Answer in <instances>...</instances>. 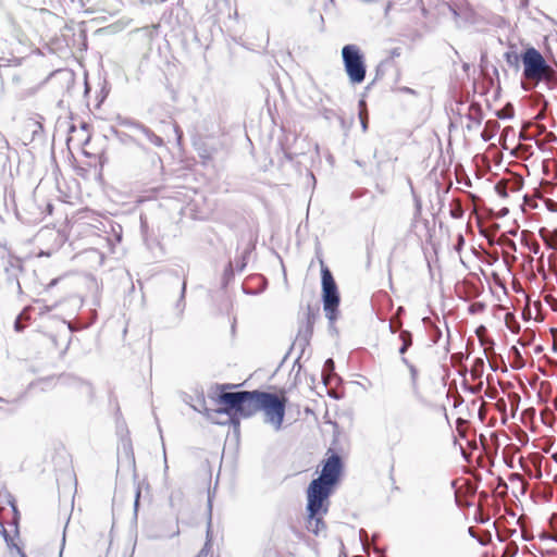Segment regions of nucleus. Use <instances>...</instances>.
<instances>
[{
    "label": "nucleus",
    "instance_id": "nucleus-1",
    "mask_svg": "<svg viewBox=\"0 0 557 557\" xmlns=\"http://www.w3.org/2000/svg\"><path fill=\"white\" fill-rule=\"evenodd\" d=\"M261 393V391L223 392L218 400L226 407L206 410V418L212 423L224 425L226 421L216 420L215 416H227L232 424L238 426V417L246 419L260 411Z\"/></svg>",
    "mask_w": 557,
    "mask_h": 557
},
{
    "label": "nucleus",
    "instance_id": "nucleus-2",
    "mask_svg": "<svg viewBox=\"0 0 557 557\" xmlns=\"http://www.w3.org/2000/svg\"><path fill=\"white\" fill-rule=\"evenodd\" d=\"M521 62L523 64V77L529 83L522 84L523 89L530 90L542 81L550 83L556 79L555 71L534 47H529L521 53Z\"/></svg>",
    "mask_w": 557,
    "mask_h": 557
},
{
    "label": "nucleus",
    "instance_id": "nucleus-3",
    "mask_svg": "<svg viewBox=\"0 0 557 557\" xmlns=\"http://www.w3.org/2000/svg\"><path fill=\"white\" fill-rule=\"evenodd\" d=\"M341 470V457L335 454L329 457L322 467L320 476L310 482L307 488V495L329 499L339 479Z\"/></svg>",
    "mask_w": 557,
    "mask_h": 557
},
{
    "label": "nucleus",
    "instance_id": "nucleus-4",
    "mask_svg": "<svg viewBox=\"0 0 557 557\" xmlns=\"http://www.w3.org/2000/svg\"><path fill=\"white\" fill-rule=\"evenodd\" d=\"M286 398L276 394L262 392L260 398V411L263 412V421L278 432L285 417Z\"/></svg>",
    "mask_w": 557,
    "mask_h": 557
},
{
    "label": "nucleus",
    "instance_id": "nucleus-5",
    "mask_svg": "<svg viewBox=\"0 0 557 557\" xmlns=\"http://www.w3.org/2000/svg\"><path fill=\"white\" fill-rule=\"evenodd\" d=\"M330 500L326 498L307 495L306 529L314 535H325L326 524L323 517L327 513Z\"/></svg>",
    "mask_w": 557,
    "mask_h": 557
},
{
    "label": "nucleus",
    "instance_id": "nucleus-6",
    "mask_svg": "<svg viewBox=\"0 0 557 557\" xmlns=\"http://www.w3.org/2000/svg\"><path fill=\"white\" fill-rule=\"evenodd\" d=\"M321 277L323 309L329 321L333 323L337 318L339 293L331 271L323 264L321 268Z\"/></svg>",
    "mask_w": 557,
    "mask_h": 557
},
{
    "label": "nucleus",
    "instance_id": "nucleus-7",
    "mask_svg": "<svg viewBox=\"0 0 557 557\" xmlns=\"http://www.w3.org/2000/svg\"><path fill=\"white\" fill-rule=\"evenodd\" d=\"M345 71L354 84H360L366 78L363 55L356 45H346L342 49Z\"/></svg>",
    "mask_w": 557,
    "mask_h": 557
},
{
    "label": "nucleus",
    "instance_id": "nucleus-8",
    "mask_svg": "<svg viewBox=\"0 0 557 557\" xmlns=\"http://www.w3.org/2000/svg\"><path fill=\"white\" fill-rule=\"evenodd\" d=\"M405 434V417L400 413L393 414L385 423V435L389 443L398 444Z\"/></svg>",
    "mask_w": 557,
    "mask_h": 557
},
{
    "label": "nucleus",
    "instance_id": "nucleus-9",
    "mask_svg": "<svg viewBox=\"0 0 557 557\" xmlns=\"http://www.w3.org/2000/svg\"><path fill=\"white\" fill-rule=\"evenodd\" d=\"M311 334L312 330L309 325L304 331H299L295 342L292 345V349L298 348L300 354H304L305 348L309 345Z\"/></svg>",
    "mask_w": 557,
    "mask_h": 557
},
{
    "label": "nucleus",
    "instance_id": "nucleus-10",
    "mask_svg": "<svg viewBox=\"0 0 557 557\" xmlns=\"http://www.w3.org/2000/svg\"><path fill=\"white\" fill-rule=\"evenodd\" d=\"M138 134H141L150 144H152L156 147H162L164 145L163 139L160 136L156 135L150 128H148L144 124L143 126H139Z\"/></svg>",
    "mask_w": 557,
    "mask_h": 557
},
{
    "label": "nucleus",
    "instance_id": "nucleus-11",
    "mask_svg": "<svg viewBox=\"0 0 557 557\" xmlns=\"http://www.w3.org/2000/svg\"><path fill=\"white\" fill-rule=\"evenodd\" d=\"M403 362L408 367L410 372V380H411V389L414 396H418L419 394V386H418V370L417 368L409 363V361L406 358H401Z\"/></svg>",
    "mask_w": 557,
    "mask_h": 557
},
{
    "label": "nucleus",
    "instance_id": "nucleus-12",
    "mask_svg": "<svg viewBox=\"0 0 557 557\" xmlns=\"http://www.w3.org/2000/svg\"><path fill=\"white\" fill-rule=\"evenodd\" d=\"M506 62L516 70H519L521 62V54L519 55L517 52H506L505 53Z\"/></svg>",
    "mask_w": 557,
    "mask_h": 557
},
{
    "label": "nucleus",
    "instance_id": "nucleus-13",
    "mask_svg": "<svg viewBox=\"0 0 557 557\" xmlns=\"http://www.w3.org/2000/svg\"><path fill=\"white\" fill-rule=\"evenodd\" d=\"M120 125H121V126H124V127H127V128H129V129L134 131V132H135V133H137V134H138V132H139V126H143V124H141V123H139V122H137V121H134V120H132V119H127V117H125V119H121V120H120Z\"/></svg>",
    "mask_w": 557,
    "mask_h": 557
},
{
    "label": "nucleus",
    "instance_id": "nucleus-14",
    "mask_svg": "<svg viewBox=\"0 0 557 557\" xmlns=\"http://www.w3.org/2000/svg\"><path fill=\"white\" fill-rule=\"evenodd\" d=\"M510 354L515 358V363H513L512 367L516 368V369H521L524 366V361H523V358H522V355H521L520 350L516 346H512L510 348Z\"/></svg>",
    "mask_w": 557,
    "mask_h": 557
},
{
    "label": "nucleus",
    "instance_id": "nucleus-15",
    "mask_svg": "<svg viewBox=\"0 0 557 557\" xmlns=\"http://www.w3.org/2000/svg\"><path fill=\"white\" fill-rule=\"evenodd\" d=\"M250 251H251V250H250L249 248H248V249H246V250L243 252V256L240 257V259H238V260H236V261H235V269H236V271H238V272L244 271V269H245V268H246V265H247V258H248V256H249Z\"/></svg>",
    "mask_w": 557,
    "mask_h": 557
},
{
    "label": "nucleus",
    "instance_id": "nucleus-16",
    "mask_svg": "<svg viewBox=\"0 0 557 557\" xmlns=\"http://www.w3.org/2000/svg\"><path fill=\"white\" fill-rule=\"evenodd\" d=\"M185 292H186V283L184 282L183 286H182V292H181L180 300L176 304V308L178 309V314L180 315L183 314V311H184V308H185V302H184Z\"/></svg>",
    "mask_w": 557,
    "mask_h": 557
},
{
    "label": "nucleus",
    "instance_id": "nucleus-17",
    "mask_svg": "<svg viewBox=\"0 0 557 557\" xmlns=\"http://www.w3.org/2000/svg\"><path fill=\"white\" fill-rule=\"evenodd\" d=\"M399 338L404 345L411 346L412 344V335L409 331L404 330L399 334Z\"/></svg>",
    "mask_w": 557,
    "mask_h": 557
},
{
    "label": "nucleus",
    "instance_id": "nucleus-18",
    "mask_svg": "<svg viewBox=\"0 0 557 557\" xmlns=\"http://www.w3.org/2000/svg\"><path fill=\"white\" fill-rule=\"evenodd\" d=\"M499 119H510L513 116V108L511 104L505 107V109L497 113Z\"/></svg>",
    "mask_w": 557,
    "mask_h": 557
},
{
    "label": "nucleus",
    "instance_id": "nucleus-19",
    "mask_svg": "<svg viewBox=\"0 0 557 557\" xmlns=\"http://www.w3.org/2000/svg\"><path fill=\"white\" fill-rule=\"evenodd\" d=\"M210 541H211V537H210V525H209L208 531H207V542L205 544V547L199 552V554L196 557H206L208 555L207 547L209 546Z\"/></svg>",
    "mask_w": 557,
    "mask_h": 557
},
{
    "label": "nucleus",
    "instance_id": "nucleus-20",
    "mask_svg": "<svg viewBox=\"0 0 557 557\" xmlns=\"http://www.w3.org/2000/svg\"><path fill=\"white\" fill-rule=\"evenodd\" d=\"M193 408H194V410L202 413L205 417H206V410H210L209 408L206 407V401L203 398L199 401V406H193Z\"/></svg>",
    "mask_w": 557,
    "mask_h": 557
},
{
    "label": "nucleus",
    "instance_id": "nucleus-21",
    "mask_svg": "<svg viewBox=\"0 0 557 557\" xmlns=\"http://www.w3.org/2000/svg\"><path fill=\"white\" fill-rule=\"evenodd\" d=\"M545 233H546V230L545 228H542L540 231V235L541 237L546 242V244L554 250H557V242H548L546 236H545Z\"/></svg>",
    "mask_w": 557,
    "mask_h": 557
},
{
    "label": "nucleus",
    "instance_id": "nucleus-22",
    "mask_svg": "<svg viewBox=\"0 0 557 557\" xmlns=\"http://www.w3.org/2000/svg\"><path fill=\"white\" fill-rule=\"evenodd\" d=\"M359 116H360L362 131L366 132L368 129V116L362 111L360 112Z\"/></svg>",
    "mask_w": 557,
    "mask_h": 557
},
{
    "label": "nucleus",
    "instance_id": "nucleus-23",
    "mask_svg": "<svg viewBox=\"0 0 557 557\" xmlns=\"http://www.w3.org/2000/svg\"><path fill=\"white\" fill-rule=\"evenodd\" d=\"M77 384L84 391V393L87 394L88 396H90L92 394V389L89 384L84 383V382H77Z\"/></svg>",
    "mask_w": 557,
    "mask_h": 557
},
{
    "label": "nucleus",
    "instance_id": "nucleus-24",
    "mask_svg": "<svg viewBox=\"0 0 557 557\" xmlns=\"http://www.w3.org/2000/svg\"><path fill=\"white\" fill-rule=\"evenodd\" d=\"M334 370V361L332 359H327L324 363V371L332 372Z\"/></svg>",
    "mask_w": 557,
    "mask_h": 557
},
{
    "label": "nucleus",
    "instance_id": "nucleus-25",
    "mask_svg": "<svg viewBox=\"0 0 557 557\" xmlns=\"http://www.w3.org/2000/svg\"><path fill=\"white\" fill-rule=\"evenodd\" d=\"M496 394H497V391H496V389H487V391L485 392V395H486L488 398H491V399L495 398Z\"/></svg>",
    "mask_w": 557,
    "mask_h": 557
},
{
    "label": "nucleus",
    "instance_id": "nucleus-26",
    "mask_svg": "<svg viewBox=\"0 0 557 557\" xmlns=\"http://www.w3.org/2000/svg\"><path fill=\"white\" fill-rule=\"evenodd\" d=\"M400 327V322H398L397 324H394L393 322H391L389 324V329H391V332L392 333H395L397 332V330Z\"/></svg>",
    "mask_w": 557,
    "mask_h": 557
},
{
    "label": "nucleus",
    "instance_id": "nucleus-27",
    "mask_svg": "<svg viewBox=\"0 0 557 557\" xmlns=\"http://www.w3.org/2000/svg\"><path fill=\"white\" fill-rule=\"evenodd\" d=\"M215 419L216 420H221V421H226L225 424H232V422L228 420V417L227 416H215Z\"/></svg>",
    "mask_w": 557,
    "mask_h": 557
},
{
    "label": "nucleus",
    "instance_id": "nucleus-28",
    "mask_svg": "<svg viewBox=\"0 0 557 557\" xmlns=\"http://www.w3.org/2000/svg\"><path fill=\"white\" fill-rule=\"evenodd\" d=\"M496 190L498 191V194L503 197H506L507 196V191L505 188H500L498 185L496 186Z\"/></svg>",
    "mask_w": 557,
    "mask_h": 557
},
{
    "label": "nucleus",
    "instance_id": "nucleus-29",
    "mask_svg": "<svg viewBox=\"0 0 557 557\" xmlns=\"http://www.w3.org/2000/svg\"><path fill=\"white\" fill-rule=\"evenodd\" d=\"M408 348H409V346L401 344V346L399 348V354L405 355L406 351L408 350Z\"/></svg>",
    "mask_w": 557,
    "mask_h": 557
},
{
    "label": "nucleus",
    "instance_id": "nucleus-30",
    "mask_svg": "<svg viewBox=\"0 0 557 557\" xmlns=\"http://www.w3.org/2000/svg\"><path fill=\"white\" fill-rule=\"evenodd\" d=\"M64 545H65V531L63 532V539H62V546H61V550H60V557H62Z\"/></svg>",
    "mask_w": 557,
    "mask_h": 557
},
{
    "label": "nucleus",
    "instance_id": "nucleus-31",
    "mask_svg": "<svg viewBox=\"0 0 557 557\" xmlns=\"http://www.w3.org/2000/svg\"><path fill=\"white\" fill-rule=\"evenodd\" d=\"M434 330L436 332L434 333V336H436V338L433 342L436 343L438 341V337L441 336V331L436 326H434Z\"/></svg>",
    "mask_w": 557,
    "mask_h": 557
},
{
    "label": "nucleus",
    "instance_id": "nucleus-32",
    "mask_svg": "<svg viewBox=\"0 0 557 557\" xmlns=\"http://www.w3.org/2000/svg\"><path fill=\"white\" fill-rule=\"evenodd\" d=\"M434 330L436 332L434 333V336H436V338L433 342L436 343L438 341V337L441 336V331L436 326H434Z\"/></svg>",
    "mask_w": 557,
    "mask_h": 557
},
{
    "label": "nucleus",
    "instance_id": "nucleus-33",
    "mask_svg": "<svg viewBox=\"0 0 557 557\" xmlns=\"http://www.w3.org/2000/svg\"><path fill=\"white\" fill-rule=\"evenodd\" d=\"M539 250H540V245H539L537 243H534V244L532 245V251H533L534 253H537V252H539Z\"/></svg>",
    "mask_w": 557,
    "mask_h": 557
},
{
    "label": "nucleus",
    "instance_id": "nucleus-34",
    "mask_svg": "<svg viewBox=\"0 0 557 557\" xmlns=\"http://www.w3.org/2000/svg\"><path fill=\"white\" fill-rule=\"evenodd\" d=\"M366 539H367V533H366V531L361 530L360 531V540L362 541L363 544H364Z\"/></svg>",
    "mask_w": 557,
    "mask_h": 557
},
{
    "label": "nucleus",
    "instance_id": "nucleus-35",
    "mask_svg": "<svg viewBox=\"0 0 557 557\" xmlns=\"http://www.w3.org/2000/svg\"><path fill=\"white\" fill-rule=\"evenodd\" d=\"M482 137H483V139H484L485 141H487V140H490V139L492 138V136H491V135H487L485 131L482 133Z\"/></svg>",
    "mask_w": 557,
    "mask_h": 557
},
{
    "label": "nucleus",
    "instance_id": "nucleus-36",
    "mask_svg": "<svg viewBox=\"0 0 557 557\" xmlns=\"http://www.w3.org/2000/svg\"><path fill=\"white\" fill-rule=\"evenodd\" d=\"M483 364H484L483 359L479 358L475 360V366L483 367Z\"/></svg>",
    "mask_w": 557,
    "mask_h": 557
},
{
    "label": "nucleus",
    "instance_id": "nucleus-37",
    "mask_svg": "<svg viewBox=\"0 0 557 557\" xmlns=\"http://www.w3.org/2000/svg\"><path fill=\"white\" fill-rule=\"evenodd\" d=\"M139 496H140V492L138 491V492L136 493L135 509H136V508H137V506H138Z\"/></svg>",
    "mask_w": 557,
    "mask_h": 557
},
{
    "label": "nucleus",
    "instance_id": "nucleus-38",
    "mask_svg": "<svg viewBox=\"0 0 557 557\" xmlns=\"http://www.w3.org/2000/svg\"><path fill=\"white\" fill-rule=\"evenodd\" d=\"M15 330L16 331H21L22 330V325H21L18 319L15 321Z\"/></svg>",
    "mask_w": 557,
    "mask_h": 557
},
{
    "label": "nucleus",
    "instance_id": "nucleus-39",
    "mask_svg": "<svg viewBox=\"0 0 557 557\" xmlns=\"http://www.w3.org/2000/svg\"><path fill=\"white\" fill-rule=\"evenodd\" d=\"M403 90H404L405 92H407V94H414V90H413V89H411V88H409V87H405V88H403Z\"/></svg>",
    "mask_w": 557,
    "mask_h": 557
},
{
    "label": "nucleus",
    "instance_id": "nucleus-40",
    "mask_svg": "<svg viewBox=\"0 0 557 557\" xmlns=\"http://www.w3.org/2000/svg\"><path fill=\"white\" fill-rule=\"evenodd\" d=\"M15 553L18 555V557H26L18 547L15 548Z\"/></svg>",
    "mask_w": 557,
    "mask_h": 557
},
{
    "label": "nucleus",
    "instance_id": "nucleus-41",
    "mask_svg": "<svg viewBox=\"0 0 557 557\" xmlns=\"http://www.w3.org/2000/svg\"><path fill=\"white\" fill-rule=\"evenodd\" d=\"M519 330H520L519 324H516L515 326L511 327V331L515 332V333H518Z\"/></svg>",
    "mask_w": 557,
    "mask_h": 557
},
{
    "label": "nucleus",
    "instance_id": "nucleus-42",
    "mask_svg": "<svg viewBox=\"0 0 557 557\" xmlns=\"http://www.w3.org/2000/svg\"><path fill=\"white\" fill-rule=\"evenodd\" d=\"M490 124H492V122H491V121H487L486 126H488ZM493 124H494V126H496V125H497V122H493Z\"/></svg>",
    "mask_w": 557,
    "mask_h": 557
},
{
    "label": "nucleus",
    "instance_id": "nucleus-43",
    "mask_svg": "<svg viewBox=\"0 0 557 557\" xmlns=\"http://www.w3.org/2000/svg\"><path fill=\"white\" fill-rule=\"evenodd\" d=\"M228 270H230L231 272L233 271V263H232V262H230V263H228Z\"/></svg>",
    "mask_w": 557,
    "mask_h": 557
},
{
    "label": "nucleus",
    "instance_id": "nucleus-44",
    "mask_svg": "<svg viewBox=\"0 0 557 557\" xmlns=\"http://www.w3.org/2000/svg\"><path fill=\"white\" fill-rule=\"evenodd\" d=\"M16 285H17L18 290H21V284L18 281L16 282Z\"/></svg>",
    "mask_w": 557,
    "mask_h": 557
},
{
    "label": "nucleus",
    "instance_id": "nucleus-45",
    "mask_svg": "<svg viewBox=\"0 0 557 557\" xmlns=\"http://www.w3.org/2000/svg\"><path fill=\"white\" fill-rule=\"evenodd\" d=\"M132 141L138 144L137 139L132 137Z\"/></svg>",
    "mask_w": 557,
    "mask_h": 557
},
{
    "label": "nucleus",
    "instance_id": "nucleus-46",
    "mask_svg": "<svg viewBox=\"0 0 557 557\" xmlns=\"http://www.w3.org/2000/svg\"><path fill=\"white\" fill-rule=\"evenodd\" d=\"M555 235L557 236V230H555Z\"/></svg>",
    "mask_w": 557,
    "mask_h": 557
},
{
    "label": "nucleus",
    "instance_id": "nucleus-47",
    "mask_svg": "<svg viewBox=\"0 0 557 557\" xmlns=\"http://www.w3.org/2000/svg\"><path fill=\"white\" fill-rule=\"evenodd\" d=\"M555 406H556V408H557V400L555 401Z\"/></svg>",
    "mask_w": 557,
    "mask_h": 557
}]
</instances>
